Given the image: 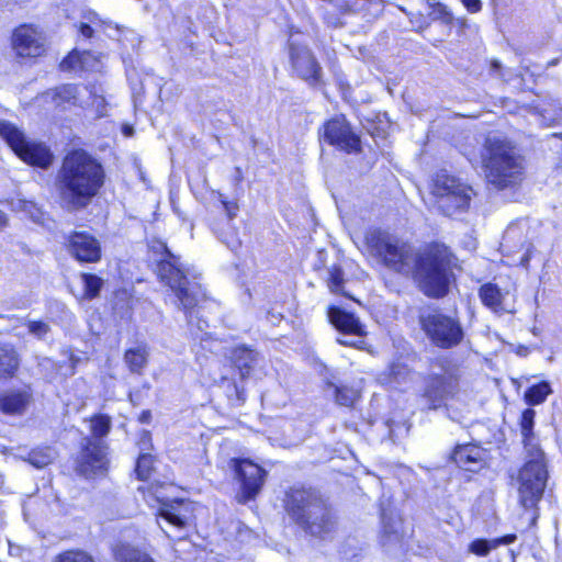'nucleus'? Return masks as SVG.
<instances>
[{"mask_svg": "<svg viewBox=\"0 0 562 562\" xmlns=\"http://www.w3.org/2000/svg\"><path fill=\"white\" fill-rule=\"evenodd\" d=\"M366 243L389 269L405 276L414 273L427 296L442 297L448 293L458 259L445 244L432 243L415 252L411 245L382 229L369 231Z\"/></svg>", "mask_w": 562, "mask_h": 562, "instance_id": "f257e3e1", "label": "nucleus"}, {"mask_svg": "<svg viewBox=\"0 0 562 562\" xmlns=\"http://www.w3.org/2000/svg\"><path fill=\"white\" fill-rule=\"evenodd\" d=\"M102 164L83 149H72L63 159L56 177V188L63 207L85 210L104 186Z\"/></svg>", "mask_w": 562, "mask_h": 562, "instance_id": "f03ea898", "label": "nucleus"}, {"mask_svg": "<svg viewBox=\"0 0 562 562\" xmlns=\"http://www.w3.org/2000/svg\"><path fill=\"white\" fill-rule=\"evenodd\" d=\"M150 261L159 280L175 294L178 305L187 313L188 323H192V310L204 299L205 293L199 281L200 276L184 266L180 258L158 238L148 243Z\"/></svg>", "mask_w": 562, "mask_h": 562, "instance_id": "7ed1b4c3", "label": "nucleus"}, {"mask_svg": "<svg viewBox=\"0 0 562 562\" xmlns=\"http://www.w3.org/2000/svg\"><path fill=\"white\" fill-rule=\"evenodd\" d=\"M289 517L305 533L318 539H327L336 527L331 509L322 496L312 488L291 487L284 498Z\"/></svg>", "mask_w": 562, "mask_h": 562, "instance_id": "20e7f679", "label": "nucleus"}, {"mask_svg": "<svg viewBox=\"0 0 562 562\" xmlns=\"http://www.w3.org/2000/svg\"><path fill=\"white\" fill-rule=\"evenodd\" d=\"M483 169L486 182L493 189H514L524 179V158L508 140L488 137L483 156Z\"/></svg>", "mask_w": 562, "mask_h": 562, "instance_id": "39448f33", "label": "nucleus"}, {"mask_svg": "<svg viewBox=\"0 0 562 562\" xmlns=\"http://www.w3.org/2000/svg\"><path fill=\"white\" fill-rule=\"evenodd\" d=\"M112 428L111 417L97 414L90 418V437L81 441V451L78 457L77 471L86 477L102 474L109 464L108 445L104 438Z\"/></svg>", "mask_w": 562, "mask_h": 562, "instance_id": "423d86ee", "label": "nucleus"}, {"mask_svg": "<svg viewBox=\"0 0 562 562\" xmlns=\"http://www.w3.org/2000/svg\"><path fill=\"white\" fill-rule=\"evenodd\" d=\"M459 387L458 369L445 358L431 361L429 373L424 378L422 400L428 409L442 407Z\"/></svg>", "mask_w": 562, "mask_h": 562, "instance_id": "0eeeda50", "label": "nucleus"}, {"mask_svg": "<svg viewBox=\"0 0 562 562\" xmlns=\"http://www.w3.org/2000/svg\"><path fill=\"white\" fill-rule=\"evenodd\" d=\"M548 479L544 453H527V461L518 473L519 503L525 509H537Z\"/></svg>", "mask_w": 562, "mask_h": 562, "instance_id": "6e6552de", "label": "nucleus"}, {"mask_svg": "<svg viewBox=\"0 0 562 562\" xmlns=\"http://www.w3.org/2000/svg\"><path fill=\"white\" fill-rule=\"evenodd\" d=\"M419 324L430 342L440 349L457 347L464 338L459 318L437 308L423 311L419 315Z\"/></svg>", "mask_w": 562, "mask_h": 562, "instance_id": "1a4fd4ad", "label": "nucleus"}, {"mask_svg": "<svg viewBox=\"0 0 562 562\" xmlns=\"http://www.w3.org/2000/svg\"><path fill=\"white\" fill-rule=\"evenodd\" d=\"M432 193L437 198L438 207L447 216L469 207L473 190L454 176L440 171L434 180Z\"/></svg>", "mask_w": 562, "mask_h": 562, "instance_id": "9d476101", "label": "nucleus"}, {"mask_svg": "<svg viewBox=\"0 0 562 562\" xmlns=\"http://www.w3.org/2000/svg\"><path fill=\"white\" fill-rule=\"evenodd\" d=\"M0 136L25 162L44 169L50 166L53 155L48 147L27 140L23 132L10 122L0 120Z\"/></svg>", "mask_w": 562, "mask_h": 562, "instance_id": "9b49d317", "label": "nucleus"}, {"mask_svg": "<svg viewBox=\"0 0 562 562\" xmlns=\"http://www.w3.org/2000/svg\"><path fill=\"white\" fill-rule=\"evenodd\" d=\"M228 464L240 483L238 502L247 503L254 499L263 486L266 470L249 459L233 458Z\"/></svg>", "mask_w": 562, "mask_h": 562, "instance_id": "f8f14e48", "label": "nucleus"}, {"mask_svg": "<svg viewBox=\"0 0 562 562\" xmlns=\"http://www.w3.org/2000/svg\"><path fill=\"white\" fill-rule=\"evenodd\" d=\"M289 58L293 72L308 86L323 83V69L313 52L304 45L289 44Z\"/></svg>", "mask_w": 562, "mask_h": 562, "instance_id": "ddd939ff", "label": "nucleus"}, {"mask_svg": "<svg viewBox=\"0 0 562 562\" xmlns=\"http://www.w3.org/2000/svg\"><path fill=\"white\" fill-rule=\"evenodd\" d=\"M162 487H156L151 494L156 497L159 506L158 516L168 525L181 530L193 520V504L184 499H168L161 493Z\"/></svg>", "mask_w": 562, "mask_h": 562, "instance_id": "4468645a", "label": "nucleus"}, {"mask_svg": "<svg viewBox=\"0 0 562 562\" xmlns=\"http://www.w3.org/2000/svg\"><path fill=\"white\" fill-rule=\"evenodd\" d=\"M46 44L45 33L32 24L20 25L12 34V47L20 57L42 56L46 50Z\"/></svg>", "mask_w": 562, "mask_h": 562, "instance_id": "2eb2a0df", "label": "nucleus"}, {"mask_svg": "<svg viewBox=\"0 0 562 562\" xmlns=\"http://www.w3.org/2000/svg\"><path fill=\"white\" fill-rule=\"evenodd\" d=\"M323 137L328 144L348 154L360 150V138L351 131L345 117H334L325 123Z\"/></svg>", "mask_w": 562, "mask_h": 562, "instance_id": "dca6fc26", "label": "nucleus"}, {"mask_svg": "<svg viewBox=\"0 0 562 562\" xmlns=\"http://www.w3.org/2000/svg\"><path fill=\"white\" fill-rule=\"evenodd\" d=\"M68 250L81 262H97L101 258L99 240L87 232H72L68 237Z\"/></svg>", "mask_w": 562, "mask_h": 562, "instance_id": "f3484780", "label": "nucleus"}, {"mask_svg": "<svg viewBox=\"0 0 562 562\" xmlns=\"http://www.w3.org/2000/svg\"><path fill=\"white\" fill-rule=\"evenodd\" d=\"M486 451L474 443L457 445L451 460L462 470L477 472L486 464Z\"/></svg>", "mask_w": 562, "mask_h": 562, "instance_id": "a211bd4d", "label": "nucleus"}, {"mask_svg": "<svg viewBox=\"0 0 562 562\" xmlns=\"http://www.w3.org/2000/svg\"><path fill=\"white\" fill-rule=\"evenodd\" d=\"M229 360L239 372L240 378L246 379L263 361V358L257 350L246 345H239L231 350Z\"/></svg>", "mask_w": 562, "mask_h": 562, "instance_id": "6ab92c4d", "label": "nucleus"}, {"mask_svg": "<svg viewBox=\"0 0 562 562\" xmlns=\"http://www.w3.org/2000/svg\"><path fill=\"white\" fill-rule=\"evenodd\" d=\"M328 318L335 328L347 336H366V329L360 319L350 312L340 307L331 306L328 308Z\"/></svg>", "mask_w": 562, "mask_h": 562, "instance_id": "aec40b11", "label": "nucleus"}, {"mask_svg": "<svg viewBox=\"0 0 562 562\" xmlns=\"http://www.w3.org/2000/svg\"><path fill=\"white\" fill-rule=\"evenodd\" d=\"M79 94L78 86L67 83L45 92L44 97L50 99L56 108L67 110L70 106H83Z\"/></svg>", "mask_w": 562, "mask_h": 562, "instance_id": "412c9836", "label": "nucleus"}, {"mask_svg": "<svg viewBox=\"0 0 562 562\" xmlns=\"http://www.w3.org/2000/svg\"><path fill=\"white\" fill-rule=\"evenodd\" d=\"M507 292L503 293L497 284L485 283L479 290L482 303L497 314L510 313L512 310L505 304Z\"/></svg>", "mask_w": 562, "mask_h": 562, "instance_id": "4be33fe9", "label": "nucleus"}, {"mask_svg": "<svg viewBox=\"0 0 562 562\" xmlns=\"http://www.w3.org/2000/svg\"><path fill=\"white\" fill-rule=\"evenodd\" d=\"M31 395L26 391H9L0 393V411L8 415H21L30 403Z\"/></svg>", "mask_w": 562, "mask_h": 562, "instance_id": "5701e85b", "label": "nucleus"}, {"mask_svg": "<svg viewBox=\"0 0 562 562\" xmlns=\"http://www.w3.org/2000/svg\"><path fill=\"white\" fill-rule=\"evenodd\" d=\"M536 412L527 408L521 413L519 426L526 453L541 452L538 440L533 432Z\"/></svg>", "mask_w": 562, "mask_h": 562, "instance_id": "b1692460", "label": "nucleus"}, {"mask_svg": "<svg viewBox=\"0 0 562 562\" xmlns=\"http://www.w3.org/2000/svg\"><path fill=\"white\" fill-rule=\"evenodd\" d=\"M20 366L19 355L9 344L0 345V379L12 378Z\"/></svg>", "mask_w": 562, "mask_h": 562, "instance_id": "393cba45", "label": "nucleus"}, {"mask_svg": "<svg viewBox=\"0 0 562 562\" xmlns=\"http://www.w3.org/2000/svg\"><path fill=\"white\" fill-rule=\"evenodd\" d=\"M69 363L67 366L57 363L53 361L49 358H44L40 362V367L44 370H52V373L47 375L50 380H54L57 378V375L63 376L64 379L71 376L76 373V367L80 359L76 357L75 355H70L68 359Z\"/></svg>", "mask_w": 562, "mask_h": 562, "instance_id": "a878e982", "label": "nucleus"}, {"mask_svg": "<svg viewBox=\"0 0 562 562\" xmlns=\"http://www.w3.org/2000/svg\"><path fill=\"white\" fill-rule=\"evenodd\" d=\"M381 522H382V544L387 547L392 543L400 542V528L401 520L395 519L392 516H389L387 513L383 509L381 513Z\"/></svg>", "mask_w": 562, "mask_h": 562, "instance_id": "bb28decb", "label": "nucleus"}, {"mask_svg": "<svg viewBox=\"0 0 562 562\" xmlns=\"http://www.w3.org/2000/svg\"><path fill=\"white\" fill-rule=\"evenodd\" d=\"M113 553L115 562H155L146 552L126 543L117 544Z\"/></svg>", "mask_w": 562, "mask_h": 562, "instance_id": "cd10ccee", "label": "nucleus"}, {"mask_svg": "<svg viewBox=\"0 0 562 562\" xmlns=\"http://www.w3.org/2000/svg\"><path fill=\"white\" fill-rule=\"evenodd\" d=\"M124 361L132 373L142 374L148 362V351L146 346H137L126 350Z\"/></svg>", "mask_w": 562, "mask_h": 562, "instance_id": "c85d7f7f", "label": "nucleus"}, {"mask_svg": "<svg viewBox=\"0 0 562 562\" xmlns=\"http://www.w3.org/2000/svg\"><path fill=\"white\" fill-rule=\"evenodd\" d=\"M333 7H334L333 11L325 7L322 8L324 20L329 26H333V27L342 26L340 15L349 13L351 11L349 4L346 1L341 0V1H337L335 4H333Z\"/></svg>", "mask_w": 562, "mask_h": 562, "instance_id": "c756f323", "label": "nucleus"}, {"mask_svg": "<svg viewBox=\"0 0 562 562\" xmlns=\"http://www.w3.org/2000/svg\"><path fill=\"white\" fill-rule=\"evenodd\" d=\"M550 393V384L548 382H540L526 390L525 401L529 405H539L546 401Z\"/></svg>", "mask_w": 562, "mask_h": 562, "instance_id": "7c9ffc66", "label": "nucleus"}, {"mask_svg": "<svg viewBox=\"0 0 562 562\" xmlns=\"http://www.w3.org/2000/svg\"><path fill=\"white\" fill-rule=\"evenodd\" d=\"M55 458V452L52 448L45 447V448H37L32 450L29 453L27 461L37 469H43Z\"/></svg>", "mask_w": 562, "mask_h": 562, "instance_id": "2f4dec72", "label": "nucleus"}, {"mask_svg": "<svg viewBox=\"0 0 562 562\" xmlns=\"http://www.w3.org/2000/svg\"><path fill=\"white\" fill-rule=\"evenodd\" d=\"M81 280L83 283V296L86 299L97 297L103 285V280L92 273H82Z\"/></svg>", "mask_w": 562, "mask_h": 562, "instance_id": "473e14b6", "label": "nucleus"}, {"mask_svg": "<svg viewBox=\"0 0 562 562\" xmlns=\"http://www.w3.org/2000/svg\"><path fill=\"white\" fill-rule=\"evenodd\" d=\"M154 458L149 453L140 454L136 461L135 472L139 480L146 481L150 477Z\"/></svg>", "mask_w": 562, "mask_h": 562, "instance_id": "72a5a7b5", "label": "nucleus"}, {"mask_svg": "<svg viewBox=\"0 0 562 562\" xmlns=\"http://www.w3.org/2000/svg\"><path fill=\"white\" fill-rule=\"evenodd\" d=\"M358 391L349 386H335L336 402L341 406H351L357 397Z\"/></svg>", "mask_w": 562, "mask_h": 562, "instance_id": "f704fd0d", "label": "nucleus"}, {"mask_svg": "<svg viewBox=\"0 0 562 562\" xmlns=\"http://www.w3.org/2000/svg\"><path fill=\"white\" fill-rule=\"evenodd\" d=\"M427 3L432 8V11L430 12L432 20H440L445 24H451L453 22L452 13L443 3L434 2L432 0H427Z\"/></svg>", "mask_w": 562, "mask_h": 562, "instance_id": "c9c22d12", "label": "nucleus"}, {"mask_svg": "<svg viewBox=\"0 0 562 562\" xmlns=\"http://www.w3.org/2000/svg\"><path fill=\"white\" fill-rule=\"evenodd\" d=\"M345 279H344V271L338 266H333L329 269V278H328V288L330 292L333 293H341L346 295V293L342 292V285H344Z\"/></svg>", "mask_w": 562, "mask_h": 562, "instance_id": "e433bc0d", "label": "nucleus"}, {"mask_svg": "<svg viewBox=\"0 0 562 562\" xmlns=\"http://www.w3.org/2000/svg\"><path fill=\"white\" fill-rule=\"evenodd\" d=\"M214 232L217 235L218 239L225 244L232 251H236L241 243L237 233L229 227L228 232H224L214 227Z\"/></svg>", "mask_w": 562, "mask_h": 562, "instance_id": "4c0bfd02", "label": "nucleus"}, {"mask_svg": "<svg viewBox=\"0 0 562 562\" xmlns=\"http://www.w3.org/2000/svg\"><path fill=\"white\" fill-rule=\"evenodd\" d=\"M493 549H496L493 539H475L469 546V551L479 557H486Z\"/></svg>", "mask_w": 562, "mask_h": 562, "instance_id": "58836bf2", "label": "nucleus"}, {"mask_svg": "<svg viewBox=\"0 0 562 562\" xmlns=\"http://www.w3.org/2000/svg\"><path fill=\"white\" fill-rule=\"evenodd\" d=\"M57 562H94V560L85 551L70 550L59 554Z\"/></svg>", "mask_w": 562, "mask_h": 562, "instance_id": "ea45409f", "label": "nucleus"}, {"mask_svg": "<svg viewBox=\"0 0 562 562\" xmlns=\"http://www.w3.org/2000/svg\"><path fill=\"white\" fill-rule=\"evenodd\" d=\"M390 438L395 441L400 437H404L409 431V425L406 423L387 422Z\"/></svg>", "mask_w": 562, "mask_h": 562, "instance_id": "a19ab883", "label": "nucleus"}, {"mask_svg": "<svg viewBox=\"0 0 562 562\" xmlns=\"http://www.w3.org/2000/svg\"><path fill=\"white\" fill-rule=\"evenodd\" d=\"M542 122L550 126L562 120V108L557 106L552 110L543 109L541 112Z\"/></svg>", "mask_w": 562, "mask_h": 562, "instance_id": "79ce46f5", "label": "nucleus"}, {"mask_svg": "<svg viewBox=\"0 0 562 562\" xmlns=\"http://www.w3.org/2000/svg\"><path fill=\"white\" fill-rule=\"evenodd\" d=\"M29 331L38 339L44 338L50 330L48 324L41 321H30L27 323Z\"/></svg>", "mask_w": 562, "mask_h": 562, "instance_id": "37998d69", "label": "nucleus"}, {"mask_svg": "<svg viewBox=\"0 0 562 562\" xmlns=\"http://www.w3.org/2000/svg\"><path fill=\"white\" fill-rule=\"evenodd\" d=\"M217 198L226 213L227 222L229 223L233 218L236 217L237 211H238V205L236 202L227 201L226 198L224 196V194H222L220 192H217Z\"/></svg>", "mask_w": 562, "mask_h": 562, "instance_id": "c03bdc74", "label": "nucleus"}, {"mask_svg": "<svg viewBox=\"0 0 562 562\" xmlns=\"http://www.w3.org/2000/svg\"><path fill=\"white\" fill-rule=\"evenodd\" d=\"M80 66V57L78 52L74 50L68 56H66L61 63L60 68L65 71L75 70Z\"/></svg>", "mask_w": 562, "mask_h": 562, "instance_id": "a18cd8bd", "label": "nucleus"}, {"mask_svg": "<svg viewBox=\"0 0 562 562\" xmlns=\"http://www.w3.org/2000/svg\"><path fill=\"white\" fill-rule=\"evenodd\" d=\"M18 203L21 210L27 213L33 221H40L42 213L33 202L20 200Z\"/></svg>", "mask_w": 562, "mask_h": 562, "instance_id": "49530a36", "label": "nucleus"}, {"mask_svg": "<svg viewBox=\"0 0 562 562\" xmlns=\"http://www.w3.org/2000/svg\"><path fill=\"white\" fill-rule=\"evenodd\" d=\"M363 337L364 336H352L351 338H337V342L342 346L361 349L364 344Z\"/></svg>", "mask_w": 562, "mask_h": 562, "instance_id": "de8ad7c7", "label": "nucleus"}, {"mask_svg": "<svg viewBox=\"0 0 562 562\" xmlns=\"http://www.w3.org/2000/svg\"><path fill=\"white\" fill-rule=\"evenodd\" d=\"M92 105L95 108L98 116L101 117L105 115L106 103L103 97L94 95L92 99Z\"/></svg>", "mask_w": 562, "mask_h": 562, "instance_id": "09e8293b", "label": "nucleus"}, {"mask_svg": "<svg viewBox=\"0 0 562 562\" xmlns=\"http://www.w3.org/2000/svg\"><path fill=\"white\" fill-rule=\"evenodd\" d=\"M470 13H476L482 9L481 0H460Z\"/></svg>", "mask_w": 562, "mask_h": 562, "instance_id": "8fccbe9b", "label": "nucleus"}, {"mask_svg": "<svg viewBox=\"0 0 562 562\" xmlns=\"http://www.w3.org/2000/svg\"><path fill=\"white\" fill-rule=\"evenodd\" d=\"M516 539H517L516 535H506V536H503V537H499V538H495L493 540H494L495 548H497L499 546H505V544L513 543V542L516 541Z\"/></svg>", "mask_w": 562, "mask_h": 562, "instance_id": "3c124183", "label": "nucleus"}, {"mask_svg": "<svg viewBox=\"0 0 562 562\" xmlns=\"http://www.w3.org/2000/svg\"><path fill=\"white\" fill-rule=\"evenodd\" d=\"M79 31H80V34L87 38H90L93 34V29L87 23H81Z\"/></svg>", "mask_w": 562, "mask_h": 562, "instance_id": "603ef678", "label": "nucleus"}, {"mask_svg": "<svg viewBox=\"0 0 562 562\" xmlns=\"http://www.w3.org/2000/svg\"><path fill=\"white\" fill-rule=\"evenodd\" d=\"M149 418H150V413L149 412H143L142 415H140L139 420L142 423H148Z\"/></svg>", "mask_w": 562, "mask_h": 562, "instance_id": "864d4df0", "label": "nucleus"}, {"mask_svg": "<svg viewBox=\"0 0 562 562\" xmlns=\"http://www.w3.org/2000/svg\"><path fill=\"white\" fill-rule=\"evenodd\" d=\"M528 262H529V256L528 255H525L522 258H521V265L524 267H527L528 266Z\"/></svg>", "mask_w": 562, "mask_h": 562, "instance_id": "5fc2aeb1", "label": "nucleus"}, {"mask_svg": "<svg viewBox=\"0 0 562 562\" xmlns=\"http://www.w3.org/2000/svg\"><path fill=\"white\" fill-rule=\"evenodd\" d=\"M124 133H125L126 135H131V133H132V128H130V127H128V128H125V130H124Z\"/></svg>", "mask_w": 562, "mask_h": 562, "instance_id": "6e6d98bb", "label": "nucleus"}, {"mask_svg": "<svg viewBox=\"0 0 562 562\" xmlns=\"http://www.w3.org/2000/svg\"><path fill=\"white\" fill-rule=\"evenodd\" d=\"M492 65H493V68H498L501 66L498 61H493Z\"/></svg>", "mask_w": 562, "mask_h": 562, "instance_id": "4d7b16f0", "label": "nucleus"}, {"mask_svg": "<svg viewBox=\"0 0 562 562\" xmlns=\"http://www.w3.org/2000/svg\"><path fill=\"white\" fill-rule=\"evenodd\" d=\"M552 136H554V137H555V136H560V137L562 138V134H555V133H554V134H552Z\"/></svg>", "mask_w": 562, "mask_h": 562, "instance_id": "13d9d810", "label": "nucleus"}]
</instances>
